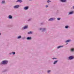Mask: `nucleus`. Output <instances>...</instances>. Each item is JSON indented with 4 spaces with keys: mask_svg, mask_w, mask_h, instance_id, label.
I'll return each instance as SVG.
<instances>
[{
    "mask_svg": "<svg viewBox=\"0 0 74 74\" xmlns=\"http://www.w3.org/2000/svg\"><path fill=\"white\" fill-rule=\"evenodd\" d=\"M25 39V38H23V39Z\"/></svg>",
    "mask_w": 74,
    "mask_h": 74,
    "instance_id": "nucleus-29",
    "label": "nucleus"
},
{
    "mask_svg": "<svg viewBox=\"0 0 74 74\" xmlns=\"http://www.w3.org/2000/svg\"><path fill=\"white\" fill-rule=\"evenodd\" d=\"M40 30H42V32H45L46 30V28H40Z\"/></svg>",
    "mask_w": 74,
    "mask_h": 74,
    "instance_id": "nucleus-4",
    "label": "nucleus"
},
{
    "mask_svg": "<svg viewBox=\"0 0 74 74\" xmlns=\"http://www.w3.org/2000/svg\"><path fill=\"white\" fill-rule=\"evenodd\" d=\"M24 9L25 10H28V9H29V7L28 6L25 7L24 8Z\"/></svg>",
    "mask_w": 74,
    "mask_h": 74,
    "instance_id": "nucleus-7",
    "label": "nucleus"
},
{
    "mask_svg": "<svg viewBox=\"0 0 74 74\" xmlns=\"http://www.w3.org/2000/svg\"><path fill=\"white\" fill-rule=\"evenodd\" d=\"M57 19L58 21H59L60 19V18H57Z\"/></svg>",
    "mask_w": 74,
    "mask_h": 74,
    "instance_id": "nucleus-24",
    "label": "nucleus"
},
{
    "mask_svg": "<svg viewBox=\"0 0 74 74\" xmlns=\"http://www.w3.org/2000/svg\"><path fill=\"white\" fill-rule=\"evenodd\" d=\"M51 72V71L49 70H48L47 71V73H50V72Z\"/></svg>",
    "mask_w": 74,
    "mask_h": 74,
    "instance_id": "nucleus-25",
    "label": "nucleus"
},
{
    "mask_svg": "<svg viewBox=\"0 0 74 74\" xmlns=\"http://www.w3.org/2000/svg\"><path fill=\"white\" fill-rule=\"evenodd\" d=\"M8 61L7 60H3L1 62V64H7L8 63Z\"/></svg>",
    "mask_w": 74,
    "mask_h": 74,
    "instance_id": "nucleus-1",
    "label": "nucleus"
},
{
    "mask_svg": "<svg viewBox=\"0 0 74 74\" xmlns=\"http://www.w3.org/2000/svg\"><path fill=\"white\" fill-rule=\"evenodd\" d=\"M8 18L10 19H12V16L11 15H9L8 16Z\"/></svg>",
    "mask_w": 74,
    "mask_h": 74,
    "instance_id": "nucleus-8",
    "label": "nucleus"
},
{
    "mask_svg": "<svg viewBox=\"0 0 74 74\" xmlns=\"http://www.w3.org/2000/svg\"><path fill=\"white\" fill-rule=\"evenodd\" d=\"M32 18H29L28 20H27V21H31V20H32Z\"/></svg>",
    "mask_w": 74,
    "mask_h": 74,
    "instance_id": "nucleus-21",
    "label": "nucleus"
},
{
    "mask_svg": "<svg viewBox=\"0 0 74 74\" xmlns=\"http://www.w3.org/2000/svg\"><path fill=\"white\" fill-rule=\"evenodd\" d=\"M46 8H47V7H48V5H47L45 6Z\"/></svg>",
    "mask_w": 74,
    "mask_h": 74,
    "instance_id": "nucleus-27",
    "label": "nucleus"
},
{
    "mask_svg": "<svg viewBox=\"0 0 74 74\" xmlns=\"http://www.w3.org/2000/svg\"><path fill=\"white\" fill-rule=\"evenodd\" d=\"M63 47V46H60L57 47V49H59L60 48H62V47Z\"/></svg>",
    "mask_w": 74,
    "mask_h": 74,
    "instance_id": "nucleus-13",
    "label": "nucleus"
},
{
    "mask_svg": "<svg viewBox=\"0 0 74 74\" xmlns=\"http://www.w3.org/2000/svg\"><path fill=\"white\" fill-rule=\"evenodd\" d=\"M71 52H74V48H72L71 49Z\"/></svg>",
    "mask_w": 74,
    "mask_h": 74,
    "instance_id": "nucleus-12",
    "label": "nucleus"
},
{
    "mask_svg": "<svg viewBox=\"0 0 74 74\" xmlns=\"http://www.w3.org/2000/svg\"><path fill=\"white\" fill-rule=\"evenodd\" d=\"M51 2V1L48 0L47 1V2L48 3H49Z\"/></svg>",
    "mask_w": 74,
    "mask_h": 74,
    "instance_id": "nucleus-23",
    "label": "nucleus"
},
{
    "mask_svg": "<svg viewBox=\"0 0 74 74\" xmlns=\"http://www.w3.org/2000/svg\"><path fill=\"white\" fill-rule=\"evenodd\" d=\"M12 54H13V55H15V52H12Z\"/></svg>",
    "mask_w": 74,
    "mask_h": 74,
    "instance_id": "nucleus-22",
    "label": "nucleus"
},
{
    "mask_svg": "<svg viewBox=\"0 0 74 74\" xmlns=\"http://www.w3.org/2000/svg\"><path fill=\"white\" fill-rule=\"evenodd\" d=\"M58 62V60L55 61L53 63V64H56V63H57V62Z\"/></svg>",
    "mask_w": 74,
    "mask_h": 74,
    "instance_id": "nucleus-17",
    "label": "nucleus"
},
{
    "mask_svg": "<svg viewBox=\"0 0 74 74\" xmlns=\"http://www.w3.org/2000/svg\"><path fill=\"white\" fill-rule=\"evenodd\" d=\"M28 27V26L27 25H25L23 27V29H27Z\"/></svg>",
    "mask_w": 74,
    "mask_h": 74,
    "instance_id": "nucleus-6",
    "label": "nucleus"
},
{
    "mask_svg": "<svg viewBox=\"0 0 74 74\" xmlns=\"http://www.w3.org/2000/svg\"><path fill=\"white\" fill-rule=\"evenodd\" d=\"M74 13V12L72 11L70 12L69 13V15H72V14H73Z\"/></svg>",
    "mask_w": 74,
    "mask_h": 74,
    "instance_id": "nucleus-9",
    "label": "nucleus"
},
{
    "mask_svg": "<svg viewBox=\"0 0 74 74\" xmlns=\"http://www.w3.org/2000/svg\"><path fill=\"white\" fill-rule=\"evenodd\" d=\"M9 55H12V52H11V53H9Z\"/></svg>",
    "mask_w": 74,
    "mask_h": 74,
    "instance_id": "nucleus-26",
    "label": "nucleus"
},
{
    "mask_svg": "<svg viewBox=\"0 0 74 74\" xmlns=\"http://www.w3.org/2000/svg\"><path fill=\"white\" fill-rule=\"evenodd\" d=\"M22 1L21 0H18L16 1V3H18V2H19V3H22Z\"/></svg>",
    "mask_w": 74,
    "mask_h": 74,
    "instance_id": "nucleus-11",
    "label": "nucleus"
},
{
    "mask_svg": "<svg viewBox=\"0 0 74 74\" xmlns=\"http://www.w3.org/2000/svg\"><path fill=\"white\" fill-rule=\"evenodd\" d=\"M31 39H32L31 37H28L27 38V39L28 40H31Z\"/></svg>",
    "mask_w": 74,
    "mask_h": 74,
    "instance_id": "nucleus-14",
    "label": "nucleus"
},
{
    "mask_svg": "<svg viewBox=\"0 0 74 74\" xmlns=\"http://www.w3.org/2000/svg\"><path fill=\"white\" fill-rule=\"evenodd\" d=\"M55 20V18H51L50 19H49L48 20L49 21H54V20Z\"/></svg>",
    "mask_w": 74,
    "mask_h": 74,
    "instance_id": "nucleus-3",
    "label": "nucleus"
},
{
    "mask_svg": "<svg viewBox=\"0 0 74 74\" xmlns=\"http://www.w3.org/2000/svg\"><path fill=\"white\" fill-rule=\"evenodd\" d=\"M74 59V57L72 56H70L68 58V59H69V60H73V59Z\"/></svg>",
    "mask_w": 74,
    "mask_h": 74,
    "instance_id": "nucleus-2",
    "label": "nucleus"
},
{
    "mask_svg": "<svg viewBox=\"0 0 74 74\" xmlns=\"http://www.w3.org/2000/svg\"><path fill=\"white\" fill-rule=\"evenodd\" d=\"M71 41V40H67L66 41V42H70Z\"/></svg>",
    "mask_w": 74,
    "mask_h": 74,
    "instance_id": "nucleus-15",
    "label": "nucleus"
},
{
    "mask_svg": "<svg viewBox=\"0 0 74 74\" xmlns=\"http://www.w3.org/2000/svg\"><path fill=\"white\" fill-rule=\"evenodd\" d=\"M1 35V34H0V35Z\"/></svg>",
    "mask_w": 74,
    "mask_h": 74,
    "instance_id": "nucleus-30",
    "label": "nucleus"
},
{
    "mask_svg": "<svg viewBox=\"0 0 74 74\" xmlns=\"http://www.w3.org/2000/svg\"><path fill=\"white\" fill-rule=\"evenodd\" d=\"M19 5H16L14 6V7H13L15 9H16L17 8H19Z\"/></svg>",
    "mask_w": 74,
    "mask_h": 74,
    "instance_id": "nucleus-5",
    "label": "nucleus"
},
{
    "mask_svg": "<svg viewBox=\"0 0 74 74\" xmlns=\"http://www.w3.org/2000/svg\"><path fill=\"white\" fill-rule=\"evenodd\" d=\"M2 4H4L5 3V1H2Z\"/></svg>",
    "mask_w": 74,
    "mask_h": 74,
    "instance_id": "nucleus-19",
    "label": "nucleus"
},
{
    "mask_svg": "<svg viewBox=\"0 0 74 74\" xmlns=\"http://www.w3.org/2000/svg\"><path fill=\"white\" fill-rule=\"evenodd\" d=\"M20 38H21V36H18V37H17L18 39H19Z\"/></svg>",
    "mask_w": 74,
    "mask_h": 74,
    "instance_id": "nucleus-18",
    "label": "nucleus"
},
{
    "mask_svg": "<svg viewBox=\"0 0 74 74\" xmlns=\"http://www.w3.org/2000/svg\"><path fill=\"white\" fill-rule=\"evenodd\" d=\"M27 34H32V31L28 32L27 33Z\"/></svg>",
    "mask_w": 74,
    "mask_h": 74,
    "instance_id": "nucleus-16",
    "label": "nucleus"
},
{
    "mask_svg": "<svg viewBox=\"0 0 74 74\" xmlns=\"http://www.w3.org/2000/svg\"><path fill=\"white\" fill-rule=\"evenodd\" d=\"M65 29H68L69 28V26H66L65 27Z\"/></svg>",
    "mask_w": 74,
    "mask_h": 74,
    "instance_id": "nucleus-20",
    "label": "nucleus"
},
{
    "mask_svg": "<svg viewBox=\"0 0 74 74\" xmlns=\"http://www.w3.org/2000/svg\"><path fill=\"white\" fill-rule=\"evenodd\" d=\"M56 58H53V59L54 60V59H56Z\"/></svg>",
    "mask_w": 74,
    "mask_h": 74,
    "instance_id": "nucleus-28",
    "label": "nucleus"
},
{
    "mask_svg": "<svg viewBox=\"0 0 74 74\" xmlns=\"http://www.w3.org/2000/svg\"><path fill=\"white\" fill-rule=\"evenodd\" d=\"M60 1L62 3H64L66 1V0H60Z\"/></svg>",
    "mask_w": 74,
    "mask_h": 74,
    "instance_id": "nucleus-10",
    "label": "nucleus"
}]
</instances>
